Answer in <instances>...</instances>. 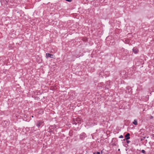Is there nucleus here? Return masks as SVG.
Masks as SVG:
<instances>
[{
  "label": "nucleus",
  "instance_id": "f257e3e1",
  "mask_svg": "<svg viewBox=\"0 0 154 154\" xmlns=\"http://www.w3.org/2000/svg\"><path fill=\"white\" fill-rule=\"evenodd\" d=\"M44 125V122L42 121H39L36 124V126L38 127L39 128L40 126L42 127Z\"/></svg>",
  "mask_w": 154,
  "mask_h": 154
},
{
  "label": "nucleus",
  "instance_id": "f03ea898",
  "mask_svg": "<svg viewBox=\"0 0 154 154\" xmlns=\"http://www.w3.org/2000/svg\"><path fill=\"white\" fill-rule=\"evenodd\" d=\"M86 137V135L85 133H83L80 135V139L82 140L84 139Z\"/></svg>",
  "mask_w": 154,
  "mask_h": 154
},
{
  "label": "nucleus",
  "instance_id": "7ed1b4c3",
  "mask_svg": "<svg viewBox=\"0 0 154 154\" xmlns=\"http://www.w3.org/2000/svg\"><path fill=\"white\" fill-rule=\"evenodd\" d=\"M46 57L47 58L48 57H50L51 58H53L54 55L53 54H50L49 53H47L46 54Z\"/></svg>",
  "mask_w": 154,
  "mask_h": 154
},
{
  "label": "nucleus",
  "instance_id": "20e7f679",
  "mask_svg": "<svg viewBox=\"0 0 154 154\" xmlns=\"http://www.w3.org/2000/svg\"><path fill=\"white\" fill-rule=\"evenodd\" d=\"M133 51L135 54H137L138 52V49L137 48H134L133 49Z\"/></svg>",
  "mask_w": 154,
  "mask_h": 154
},
{
  "label": "nucleus",
  "instance_id": "39448f33",
  "mask_svg": "<svg viewBox=\"0 0 154 154\" xmlns=\"http://www.w3.org/2000/svg\"><path fill=\"white\" fill-rule=\"evenodd\" d=\"M130 134L128 133L125 135V138L126 140H128L130 139Z\"/></svg>",
  "mask_w": 154,
  "mask_h": 154
},
{
  "label": "nucleus",
  "instance_id": "423d86ee",
  "mask_svg": "<svg viewBox=\"0 0 154 154\" xmlns=\"http://www.w3.org/2000/svg\"><path fill=\"white\" fill-rule=\"evenodd\" d=\"M133 124L135 125H137V119H134L133 122Z\"/></svg>",
  "mask_w": 154,
  "mask_h": 154
},
{
  "label": "nucleus",
  "instance_id": "0eeeda50",
  "mask_svg": "<svg viewBox=\"0 0 154 154\" xmlns=\"http://www.w3.org/2000/svg\"><path fill=\"white\" fill-rule=\"evenodd\" d=\"M76 121H78V123H81V120H80V118L78 119H76Z\"/></svg>",
  "mask_w": 154,
  "mask_h": 154
},
{
  "label": "nucleus",
  "instance_id": "6e6552de",
  "mask_svg": "<svg viewBox=\"0 0 154 154\" xmlns=\"http://www.w3.org/2000/svg\"><path fill=\"white\" fill-rule=\"evenodd\" d=\"M151 136H152L151 138H153V139L154 140V134H152Z\"/></svg>",
  "mask_w": 154,
  "mask_h": 154
},
{
  "label": "nucleus",
  "instance_id": "1a4fd4ad",
  "mask_svg": "<svg viewBox=\"0 0 154 154\" xmlns=\"http://www.w3.org/2000/svg\"><path fill=\"white\" fill-rule=\"evenodd\" d=\"M142 152L143 153H145V151L144 150H142Z\"/></svg>",
  "mask_w": 154,
  "mask_h": 154
},
{
  "label": "nucleus",
  "instance_id": "9d476101",
  "mask_svg": "<svg viewBox=\"0 0 154 154\" xmlns=\"http://www.w3.org/2000/svg\"><path fill=\"white\" fill-rule=\"evenodd\" d=\"M123 136L122 135H121L119 137V138H123Z\"/></svg>",
  "mask_w": 154,
  "mask_h": 154
},
{
  "label": "nucleus",
  "instance_id": "9b49d317",
  "mask_svg": "<svg viewBox=\"0 0 154 154\" xmlns=\"http://www.w3.org/2000/svg\"><path fill=\"white\" fill-rule=\"evenodd\" d=\"M130 142V141L129 140H127V143H129Z\"/></svg>",
  "mask_w": 154,
  "mask_h": 154
},
{
  "label": "nucleus",
  "instance_id": "f8f14e48",
  "mask_svg": "<svg viewBox=\"0 0 154 154\" xmlns=\"http://www.w3.org/2000/svg\"><path fill=\"white\" fill-rule=\"evenodd\" d=\"M66 0L67 1H68V2H70L71 1V0Z\"/></svg>",
  "mask_w": 154,
  "mask_h": 154
},
{
  "label": "nucleus",
  "instance_id": "ddd939ff",
  "mask_svg": "<svg viewBox=\"0 0 154 154\" xmlns=\"http://www.w3.org/2000/svg\"><path fill=\"white\" fill-rule=\"evenodd\" d=\"M34 127H32V129H33V130H34Z\"/></svg>",
  "mask_w": 154,
  "mask_h": 154
},
{
  "label": "nucleus",
  "instance_id": "4468645a",
  "mask_svg": "<svg viewBox=\"0 0 154 154\" xmlns=\"http://www.w3.org/2000/svg\"><path fill=\"white\" fill-rule=\"evenodd\" d=\"M118 150V151H120V149H119Z\"/></svg>",
  "mask_w": 154,
  "mask_h": 154
},
{
  "label": "nucleus",
  "instance_id": "2eb2a0df",
  "mask_svg": "<svg viewBox=\"0 0 154 154\" xmlns=\"http://www.w3.org/2000/svg\"><path fill=\"white\" fill-rule=\"evenodd\" d=\"M32 118L33 117V116H32Z\"/></svg>",
  "mask_w": 154,
  "mask_h": 154
},
{
  "label": "nucleus",
  "instance_id": "dca6fc26",
  "mask_svg": "<svg viewBox=\"0 0 154 154\" xmlns=\"http://www.w3.org/2000/svg\"><path fill=\"white\" fill-rule=\"evenodd\" d=\"M43 111H42V113H43Z\"/></svg>",
  "mask_w": 154,
  "mask_h": 154
}]
</instances>
